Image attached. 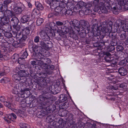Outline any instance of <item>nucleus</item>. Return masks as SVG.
I'll return each instance as SVG.
<instances>
[{
  "label": "nucleus",
  "mask_w": 128,
  "mask_h": 128,
  "mask_svg": "<svg viewBox=\"0 0 128 128\" xmlns=\"http://www.w3.org/2000/svg\"><path fill=\"white\" fill-rule=\"evenodd\" d=\"M37 116L39 118H42L45 115L44 112L43 110H41L40 112H38L37 114Z\"/></svg>",
  "instance_id": "nucleus-33"
},
{
  "label": "nucleus",
  "mask_w": 128,
  "mask_h": 128,
  "mask_svg": "<svg viewBox=\"0 0 128 128\" xmlns=\"http://www.w3.org/2000/svg\"><path fill=\"white\" fill-rule=\"evenodd\" d=\"M117 41H116L115 39H112L111 43V45L112 46H116L117 44Z\"/></svg>",
  "instance_id": "nucleus-60"
},
{
  "label": "nucleus",
  "mask_w": 128,
  "mask_h": 128,
  "mask_svg": "<svg viewBox=\"0 0 128 128\" xmlns=\"http://www.w3.org/2000/svg\"><path fill=\"white\" fill-rule=\"evenodd\" d=\"M19 85H20V83H19L18 84H16L14 88H16L17 89L16 91V92H13L14 94H17L18 92H24L26 91H29V89L28 88H22L21 87L19 86Z\"/></svg>",
  "instance_id": "nucleus-7"
},
{
  "label": "nucleus",
  "mask_w": 128,
  "mask_h": 128,
  "mask_svg": "<svg viewBox=\"0 0 128 128\" xmlns=\"http://www.w3.org/2000/svg\"><path fill=\"white\" fill-rule=\"evenodd\" d=\"M19 126L21 128H30V126L29 125L23 123L20 124Z\"/></svg>",
  "instance_id": "nucleus-36"
},
{
  "label": "nucleus",
  "mask_w": 128,
  "mask_h": 128,
  "mask_svg": "<svg viewBox=\"0 0 128 128\" xmlns=\"http://www.w3.org/2000/svg\"><path fill=\"white\" fill-rule=\"evenodd\" d=\"M13 46L15 48H17L20 46V45L21 44L20 43H19L18 42L16 41H14L12 44Z\"/></svg>",
  "instance_id": "nucleus-40"
},
{
  "label": "nucleus",
  "mask_w": 128,
  "mask_h": 128,
  "mask_svg": "<svg viewBox=\"0 0 128 128\" xmlns=\"http://www.w3.org/2000/svg\"><path fill=\"white\" fill-rule=\"evenodd\" d=\"M59 99L62 102H64L67 100V98L64 95L62 94L60 95Z\"/></svg>",
  "instance_id": "nucleus-35"
},
{
  "label": "nucleus",
  "mask_w": 128,
  "mask_h": 128,
  "mask_svg": "<svg viewBox=\"0 0 128 128\" xmlns=\"http://www.w3.org/2000/svg\"><path fill=\"white\" fill-rule=\"evenodd\" d=\"M111 8L112 9V11L113 13L115 14H117L118 13V10L116 8L115 6H114L112 7V6H111Z\"/></svg>",
  "instance_id": "nucleus-47"
},
{
  "label": "nucleus",
  "mask_w": 128,
  "mask_h": 128,
  "mask_svg": "<svg viewBox=\"0 0 128 128\" xmlns=\"http://www.w3.org/2000/svg\"><path fill=\"white\" fill-rule=\"evenodd\" d=\"M127 70H126L124 68H121L118 69L119 73L122 76H124L127 74Z\"/></svg>",
  "instance_id": "nucleus-16"
},
{
  "label": "nucleus",
  "mask_w": 128,
  "mask_h": 128,
  "mask_svg": "<svg viewBox=\"0 0 128 128\" xmlns=\"http://www.w3.org/2000/svg\"><path fill=\"white\" fill-rule=\"evenodd\" d=\"M52 96V95L50 93H44L39 96V99L44 105L48 106L50 104L49 102Z\"/></svg>",
  "instance_id": "nucleus-2"
},
{
  "label": "nucleus",
  "mask_w": 128,
  "mask_h": 128,
  "mask_svg": "<svg viewBox=\"0 0 128 128\" xmlns=\"http://www.w3.org/2000/svg\"><path fill=\"white\" fill-rule=\"evenodd\" d=\"M40 56V58H38L40 59V60H36L37 65L38 66L43 65L44 66V58H42V57L43 56Z\"/></svg>",
  "instance_id": "nucleus-23"
},
{
  "label": "nucleus",
  "mask_w": 128,
  "mask_h": 128,
  "mask_svg": "<svg viewBox=\"0 0 128 128\" xmlns=\"http://www.w3.org/2000/svg\"><path fill=\"white\" fill-rule=\"evenodd\" d=\"M105 54V56L104 57V59H107L108 60H111L110 56L111 54L109 52H106L104 53Z\"/></svg>",
  "instance_id": "nucleus-38"
},
{
  "label": "nucleus",
  "mask_w": 128,
  "mask_h": 128,
  "mask_svg": "<svg viewBox=\"0 0 128 128\" xmlns=\"http://www.w3.org/2000/svg\"><path fill=\"white\" fill-rule=\"evenodd\" d=\"M4 105L6 107H8L10 109L12 110L14 109L12 108V104L6 101H5L4 102Z\"/></svg>",
  "instance_id": "nucleus-32"
},
{
  "label": "nucleus",
  "mask_w": 128,
  "mask_h": 128,
  "mask_svg": "<svg viewBox=\"0 0 128 128\" xmlns=\"http://www.w3.org/2000/svg\"><path fill=\"white\" fill-rule=\"evenodd\" d=\"M28 56V54L27 51H25L24 52L23 54L22 55L21 58H19L18 59V62L20 63L19 61H20V59L22 60L23 59H24L26 58Z\"/></svg>",
  "instance_id": "nucleus-31"
},
{
  "label": "nucleus",
  "mask_w": 128,
  "mask_h": 128,
  "mask_svg": "<svg viewBox=\"0 0 128 128\" xmlns=\"http://www.w3.org/2000/svg\"><path fill=\"white\" fill-rule=\"evenodd\" d=\"M103 27H104L103 29L104 30V31L105 32H106V33L108 34L109 36L112 39H115L116 38V37L114 35L113 33L112 32H110V31L109 30L108 31V32H107V30L108 29L106 28V26H104V25Z\"/></svg>",
  "instance_id": "nucleus-15"
},
{
  "label": "nucleus",
  "mask_w": 128,
  "mask_h": 128,
  "mask_svg": "<svg viewBox=\"0 0 128 128\" xmlns=\"http://www.w3.org/2000/svg\"><path fill=\"white\" fill-rule=\"evenodd\" d=\"M50 40H44L43 41H40V44L44 50H47L50 49L52 46L51 42L49 41Z\"/></svg>",
  "instance_id": "nucleus-4"
},
{
  "label": "nucleus",
  "mask_w": 128,
  "mask_h": 128,
  "mask_svg": "<svg viewBox=\"0 0 128 128\" xmlns=\"http://www.w3.org/2000/svg\"><path fill=\"white\" fill-rule=\"evenodd\" d=\"M12 2V0H5L4 2V5L8 7V5Z\"/></svg>",
  "instance_id": "nucleus-42"
},
{
  "label": "nucleus",
  "mask_w": 128,
  "mask_h": 128,
  "mask_svg": "<svg viewBox=\"0 0 128 128\" xmlns=\"http://www.w3.org/2000/svg\"><path fill=\"white\" fill-rule=\"evenodd\" d=\"M40 38L39 36H36L34 38V42H35L37 43L39 42Z\"/></svg>",
  "instance_id": "nucleus-57"
},
{
  "label": "nucleus",
  "mask_w": 128,
  "mask_h": 128,
  "mask_svg": "<svg viewBox=\"0 0 128 128\" xmlns=\"http://www.w3.org/2000/svg\"><path fill=\"white\" fill-rule=\"evenodd\" d=\"M56 109V106L54 105H51L49 107V108L46 110L47 113H51L52 112L54 111Z\"/></svg>",
  "instance_id": "nucleus-17"
},
{
  "label": "nucleus",
  "mask_w": 128,
  "mask_h": 128,
  "mask_svg": "<svg viewBox=\"0 0 128 128\" xmlns=\"http://www.w3.org/2000/svg\"><path fill=\"white\" fill-rule=\"evenodd\" d=\"M35 5L37 9L39 11L42 10L44 9V8L43 6L38 2H35Z\"/></svg>",
  "instance_id": "nucleus-21"
},
{
  "label": "nucleus",
  "mask_w": 128,
  "mask_h": 128,
  "mask_svg": "<svg viewBox=\"0 0 128 128\" xmlns=\"http://www.w3.org/2000/svg\"><path fill=\"white\" fill-rule=\"evenodd\" d=\"M26 35H22V37L21 38V40L22 41L25 40L28 37Z\"/></svg>",
  "instance_id": "nucleus-64"
},
{
  "label": "nucleus",
  "mask_w": 128,
  "mask_h": 128,
  "mask_svg": "<svg viewBox=\"0 0 128 128\" xmlns=\"http://www.w3.org/2000/svg\"><path fill=\"white\" fill-rule=\"evenodd\" d=\"M78 3L79 4L81 8L84 6H85V4L82 1H80Z\"/></svg>",
  "instance_id": "nucleus-56"
},
{
  "label": "nucleus",
  "mask_w": 128,
  "mask_h": 128,
  "mask_svg": "<svg viewBox=\"0 0 128 128\" xmlns=\"http://www.w3.org/2000/svg\"><path fill=\"white\" fill-rule=\"evenodd\" d=\"M118 87L121 89H125L126 88V84L125 83H123L120 85H118Z\"/></svg>",
  "instance_id": "nucleus-43"
},
{
  "label": "nucleus",
  "mask_w": 128,
  "mask_h": 128,
  "mask_svg": "<svg viewBox=\"0 0 128 128\" xmlns=\"http://www.w3.org/2000/svg\"><path fill=\"white\" fill-rule=\"evenodd\" d=\"M81 24L82 28L84 29L86 28L88 29L89 28V24L87 22L84 21L82 22Z\"/></svg>",
  "instance_id": "nucleus-28"
},
{
  "label": "nucleus",
  "mask_w": 128,
  "mask_h": 128,
  "mask_svg": "<svg viewBox=\"0 0 128 128\" xmlns=\"http://www.w3.org/2000/svg\"><path fill=\"white\" fill-rule=\"evenodd\" d=\"M4 36L7 38H10L12 36V34L9 32H5L4 34Z\"/></svg>",
  "instance_id": "nucleus-52"
},
{
  "label": "nucleus",
  "mask_w": 128,
  "mask_h": 128,
  "mask_svg": "<svg viewBox=\"0 0 128 128\" xmlns=\"http://www.w3.org/2000/svg\"><path fill=\"white\" fill-rule=\"evenodd\" d=\"M28 28H29L30 31H31V32H32L35 28V26L34 24H32L30 25L29 26Z\"/></svg>",
  "instance_id": "nucleus-49"
},
{
  "label": "nucleus",
  "mask_w": 128,
  "mask_h": 128,
  "mask_svg": "<svg viewBox=\"0 0 128 128\" xmlns=\"http://www.w3.org/2000/svg\"><path fill=\"white\" fill-rule=\"evenodd\" d=\"M4 16L9 18L14 16L15 14L14 12L8 9H6L4 12Z\"/></svg>",
  "instance_id": "nucleus-13"
},
{
  "label": "nucleus",
  "mask_w": 128,
  "mask_h": 128,
  "mask_svg": "<svg viewBox=\"0 0 128 128\" xmlns=\"http://www.w3.org/2000/svg\"><path fill=\"white\" fill-rule=\"evenodd\" d=\"M12 111L16 113L18 116L23 118L25 116L24 112L20 110L13 109Z\"/></svg>",
  "instance_id": "nucleus-10"
},
{
  "label": "nucleus",
  "mask_w": 128,
  "mask_h": 128,
  "mask_svg": "<svg viewBox=\"0 0 128 128\" xmlns=\"http://www.w3.org/2000/svg\"><path fill=\"white\" fill-rule=\"evenodd\" d=\"M115 78V76L114 75L110 74L107 77L108 79L109 80H112L114 79Z\"/></svg>",
  "instance_id": "nucleus-53"
},
{
  "label": "nucleus",
  "mask_w": 128,
  "mask_h": 128,
  "mask_svg": "<svg viewBox=\"0 0 128 128\" xmlns=\"http://www.w3.org/2000/svg\"><path fill=\"white\" fill-rule=\"evenodd\" d=\"M32 47L34 52L33 55L34 57L40 58V56H44L45 50L43 48L38 46H33Z\"/></svg>",
  "instance_id": "nucleus-1"
},
{
  "label": "nucleus",
  "mask_w": 128,
  "mask_h": 128,
  "mask_svg": "<svg viewBox=\"0 0 128 128\" xmlns=\"http://www.w3.org/2000/svg\"><path fill=\"white\" fill-rule=\"evenodd\" d=\"M120 39L121 40H124L126 39L127 36L126 33L121 34L120 35Z\"/></svg>",
  "instance_id": "nucleus-45"
},
{
  "label": "nucleus",
  "mask_w": 128,
  "mask_h": 128,
  "mask_svg": "<svg viewBox=\"0 0 128 128\" xmlns=\"http://www.w3.org/2000/svg\"><path fill=\"white\" fill-rule=\"evenodd\" d=\"M58 92V91L56 88L52 89L50 90V93L53 94H56Z\"/></svg>",
  "instance_id": "nucleus-44"
},
{
  "label": "nucleus",
  "mask_w": 128,
  "mask_h": 128,
  "mask_svg": "<svg viewBox=\"0 0 128 128\" xmlns=\"http://www.w3.org/2000/svg\"><path fill=\"white\" fill-rule=\"evenodd\" d=\"M105 0V2L104 3L100 2L99 4V6L102 12L106 13L108 11V10L110 8L109 2L110 0Z\"/></svg>",
  "instance_id": "nucleus-3"
},
{
  "label": "nucleus",
  "mask_w": 128,
  "mask_h": 128,
  "mask_svg": "<svg viewBox=\"0 0 128 128\" xmlns=\"http://www.w3.org/2000/svg\"><path fill=\"white\" fill-rule=\"evenodd\" d=\"M19 22V20L18 18L16 17L12 18L11 20V22L12 24V26L14 25H17Z\"/></svg>",
  "instance_id": "nucleus-20"
},
{
  "label": "nucleus",
  "mask_w": 128,
  "mask_h": 128,
  "mask_svg": "<svg viewBox=\"0 0 128 128\" xmlns=\"http://www.w3.org/2000/svg\"><path fill=\"white\" fill-rule=\"evenodd\" d=\"M38 85L41 87H44L46 86L47 84L46 80L45 79H43L38 83Z\"/></svg>",
  "instance_id": "nucleus-27"
},
{
  "label": "nucleus",
  "mask_w": 128,
  "mask_h": 128,
  "mask_svg": "<svg viewBox=\"0 0 128 128\" xmlns=\"http://www.w3.org/2000/svg\"><path fill=\"white\" fill-rule=\"evenodd\" d=\"M72 13V11L71 10H67L66 12V16H70L71 15Z\"/></svg>",
  "instance_id": "nucleus-50"
},
{
  "label": "nucleus",
  "mask_w": 128,
  "mask_h": 128,
  "mask_svg": "<svg viewBox=\"0 0 128 128\" xmlns=\"http://www.w3.org/2000/svg\"><path fill=\"white\" fill-rule=\"evenodd\" d=\"M4 74H6L10 71L9 68L6 67H5L4 68Z\"/></svg>",
  "instance_id": "nucleus-58"
},
{
  "label": "nucleus",
  "mask_w": 128,
  "mask_h": 128,
  "mask_svg": "<svg viewBox=\"0 0 128 128\" xmlns=\"http://www.w3.org/2000/svg\"><path fill=\"white\" fill-rule=\"evenodd\" d=\"M39 34L40 37L42 38L43 41L44 40H50V37L48 35L47 33L44 30H41L39 32Z\"/></svg>",
  "instance_id": "nucleus-8"
},
{
  "label": "nucleus",
  "mask_w": 128,
  "mask_h": 128,
  "mask_svg": "<svg viewBox=\"0 0 128 128\" xmlns=\"http://www.w3.org/2000/svg\"><path fill=\"white\" fill-rule=\"evenodd\" d=\"M1 20L3 25L8 24L10 22L9 18L5 16L1 19Z\"/></svg>",
  "instance_id": "nucleus-25"
},
{
  "label": "nucleus",
  "mask_w": 128,
  "mask_h": 128,
  "mask_svg": "<svg viewBox=\"0 0 128 128\" xmlns=\"http://www.w3.org/2000/svg\"><path fill=\"white\" fill-rule=\"evenodd\" d=\"M66 11H67V10L66 8H62L59 16L66 15Z\"/></svg>",
  "instance_id": "nucleus-41"
},
{
  "label": "nucleus",
  "mask_w": 128,
  "mask_h": 128,
  "mask_svg": "<svg viewBox=\"0 0 128 128\" xmlns=\"http://www.w3.org/2000/svg\"><path fill=\"white\" fill-rule=\"evenodd\" d=\"M47 2L49 5L50 8L52 9L56 7L57 2L55 0H48Z\"/></svg>",
  "instance_id": "nucleus-11"
},
{
  "label": "nucleus",
  "mask_w": 128,
  "mask_h": 128,
  "mask_svg": "<svg viewBox=\"0 0 128 128\" xmlns=\"http://www.w3.org/2000/svg\"><path fill=\"white\" fill-rule=\"evenodd\" d=\"M18 74L23 80L21 81L22 82H24L26 80V77L28 76L29 75L27 71L22 70L18 71Z\"/></svg>",
  "instance_id": "nucleus-6"
},
{
  "label": "nucleus",
  "mask_w": 128,
  "mask_h": 128,
  "mask_svg": "<svg viewBox=\"0 0 128 128\" xmlns=\"http://www.w3.org/2000/svg\"><path fill=\"white\" fill-rule=\"evenodd\" d=\"M44 21V20L42 18H38L36 20V24L38 26H40Z\"/></svg>",
  "instance_id": "nucleus-30"
},
{
  "label": "nucleus",
  "mask_w": 128,
  "mask_h": 128,
  "mask_svg": "<svg viewBox=\"0 0 128 128\" xmlns=\"http://www.w3.org/2000/svg\"><path fill=\"white\" fill-rule=\"evenodd\" d=\"M106 52H98V56H99L100 58L102 57H103L104 55L105 56V54L104 53Z\"/></svg>",
  "instance_id": "nucleus-48"
},
{
  "label": "nucleus",
  "mask_w": 128,
  "mask_h": 128,
  "mask_svg": "<svg viewBox=\"0 0 128 128\" xmlns=\"http://www.w3.org/2000/svg\"><path fill=\"white\" fill-rule=\"evenodd\" d=\"M37 76L40 78H45L46 76V75L45 73H37Z\"/></svg>",
  "instance_id": "nucleus-34"
},
{
  "label": "nucleus",
  "mask_w": 128,
  "mask_h": 128,
  "mask_svg": "<svg viewBox=\"0 0 128 128\" xmlns=\"http://www.w3.org/2000/svg\"><path fill=\"white\" fill-rule=\"evenodd\" d=\"M61 9L62 8L59 6L56 7L54 9L55 12L54 13V14L56 16H59Z\"/></svg>",
  "instance_id": "nucleus-22"
},
{
  "label": "nucleus",
  "mask_w": 128,
  "mask_h": 128,
  "mask_svg": "<svg viewBox=\"0 0 128 128\" xmlns=\"http://www.w3.org/2000/svg\"><path fill=\"white\" fill-rule=\"evenodd\" d=\"M72 24L75 28L78 29V30L80 31V22L78 20H74L72 22Z\"/></svg>",
  "instance_id": "nucleus-9"
},
{
  "label": "nucleus",
  "mask_w": 128,
  "mask_h": 128,
  "mask_svg": "<svg viewBox=\"0 0 128 128\" xmlns=\"http://www.w3.org/2000/svg\"><path fill=\"white\" fill-rule=\"evenodd\" d=\"M103 25H102L101 26L99 27H98L96 29V31L97 32V34H96V38L98 39V41L96 42L97 44H100V43H102L103 42V41L102 39L103 40L104 37H102V35H101L100 34V31L101 30H102V28L104 27Z\"/></svg>",
  "instance_id": "nucleus-5"
},
{
  "label": "nucleus",
  "mask_w": 128,
  "mask_h": 128,
  "mask_svg": "<svg viewBox=\"0 0 128 128\" xmlns=\"http://www.w3.org/2000/svg\"><path fill=\"white\" fill-rule=\"evenodd\" d=\"M44 66H47L48 64H50L52 62V61L50 59L48 58H44Z\"/></svg>",
  "instance_id": "nucleus-29"
},
{
  "label": "nucleus",
  "mask_w": 128,
  "mask_h": 128,
  "mask_svg": "<svg viewBox=\"0 0 128 128\" xmlns=\"http://www.w3.org/2000/svg\"><path fill=\"white\" fill-rule=\"evenodd\" d=\"M30 18V16H29L27 15L24 16L21 18L20 19L21 22L24 23L27 22L29 20Z\"/></svg>",
  "instance_id": "nucleus-19"
},
{
  "label": "nucleus",
  "mask_w": 128,
  "mask_h": 128,
  "mask_svg": "<svg viewBox=\"0 0 128 128\" xmlns=\"http://www.w3.org/2000/svg\"><path fill=\"white\" fill-rule=\"evenodd\" d=\"M60 28V32L62 33H63V34H66L68 33L69 32V29L66 26L64 25L62 26Z\"/></svg>",
  "instance_id": "nucleus-14"
},
{
  "label": "nucleus",
  "mask_w": 128,
  "mask_h": 128,
  "mask_svg": "<svg viewBox=\"0 0 128 128\" xmlns=\"http://www.w3.org/2000/svg\"><path fill=\"white\" fill-rule=\"evenodd\" d=\"M116 49L119 52L122 51L124 49V48L121 46H118L116 47Z\"/></svg>",
  "instance_id": "nucleus-54"
},
{
  "label": "nucleus",
  "mask_w": 128,
  "mask_h": 128,
  "mask_svg": "<svg viewBox=\"0 0 128 128\" xmlns=\"http://www.w3.org/2000/svg\"><path fill=\"white\" fill-rule=\"evenodd\" d=\"M47 67V68H48L50 69V70H54L55 67L54 65H47L46 66Z\"/></svg>",
  "instance_id": "nucleus-59"
},
{
  "label": "nucleus",
  "mask_w": 128,
  "mask_h": 128,
  "mask_svg": "<svg viewBox=\"0 0 128 128\" xmlns=\"http://www.w3.org/2000/svg\"><path fill=\"white\" fill-rule=\"evenodd\" d=\"M67 4H66V3L63 2L61 1L60 3L59 6L61 8H66L67 6Z\"/></svg>",
  "instance_id": "nucleus-37"
},
{
  "label": "nucleus",
  "mask_w": 128,
  "mask_h": 128,
  "mask_svg": "<svg viewBox=\"0 0 128 128\" xmlns=\"http://www.w3.org/2000/svg\"><path fill=\"white\" fill-rule=\"evenodd\" d=\"M105 60L106 62L110 63L111 64H112L113 65H115L116 64V62H115L114 63L113 62L114 60H108L107 59H105Z\"/></svg>",
  "instance_id": "nucleus-51"
},
{
  "label": "nucleus",
  "mask_w": 128,
  "mask_h": 128,
  "mask_svg": "<svg viewBox=\"0 0 128 128\" xmlns=\"http://www.w3.org/2000/svg\"><path fill=\"white\" fill-rule=\"evenodd\" d=\"M46 119L47 120H48L49 122H52L53 120V119L52 118V117H51V115L48 116L47 117Z\"/></svg>",
  "instance_id": "nucleus-62"
},
{
  "label": "nucleus",
  "mask_w": 128,
  "mask_h": 128,
  "mask_svg": "<svg viewBox=\"0 0 128 128\" xmlns=\"http://www.w3.org/2000/svg\"><path fill=\"white\" fill-rule=\"evenodd\" d=\"M22 29V35H28L30 33V30L29 28L27 27H25Z\"/></svg>",
  "instance_id": "nucleus-18"
},
{
  "label": "nucleus",
  "mask_w": 128,
  "mask_h": 128,
  "mask_svg": "<svg viewBox=\"0 0 128 128\" xmlns=\"http://www.w3.org/2000/svg\"><path fill=\"white\" fill-rule=\"evenodd\" d=\"M13 80L15 82H21L23 80L20 76L18 74H14L12 76Z\"/></svg>",
  "instance_id": "nucleus-12"
},
{
  "label": "nucleus",
  "mask_w": 128,
  "mask_h": 128,
  "mask_svg": "<svg viewBox=\"0 0 128 128\" xmlns=\"http://www.w3.org/2000/svg\"><path fill=\"white\" fill-rule=\"evenodd\" d=\"M56 24L58 26H64V24L63 22L59 21H57L56 22Z\"/></svg>",
  "instance_id": "nucleus-63"
},
{
  "label": "nucleus",
  "mask_w": 128,
  "mask_h": 128,
  "mask_svg": "<svg viewBox=\"0 0 128 128\" xmlns=\"http://www.w3.org/2000/svg\"><path fill=\"white\" fill-rule=\"evenodd\" d=\"M13 26V28L15 29L17 31H19L20 28V25L18 24L17 25H14V26Z\"/></svg>",
  "instance_id": "nucleus-55"
},
{
  "label": "nucleus",
  "mask_w": 128,
  "mask_h": 128,
  "mask_svg": "<svg viewBox=\"0 0 128 128\" xmlns=\"http://www.w3.org/2000/svg\"><path fill=\"white\" fill-rule=\"evenodd\" d=\"M45 71L46 73L48 74H51L53 73V71L52 70H50L46 66L45 68Z\"/></svg>",
  "instance_id": "nucleus-39"
},
{
  "label": "nucleus",
  "mask_w": 128,
  "mask_h": 128,
  "mask_svg": "<svg viewBox=\"0 0 128 128\" xmlns=\"http://www.w3.org/2000/svg\"><path fill=\"white\" fill-rule=\"evenodd\" d=\"M14 10V13L16 14H20L22 11V9L21 7H15Z\"/></svg>",
  "instance_id": "nucleus-24"
},
{
  "label": "nucleus",
  "mask_w": 128,
  "mask_h": 128,
  "mask_svg": "<svg viewBox=\"0 0 128 128\" xmlns=\"http://www.w3.org/2000/svg\"><path fill=\"white\" fill-rule=\"evenodd\" d=\"M80 9H81V8L78 3L74 6V11L76 12L78 11V10H79Z\"/></svg>",
  "instance_id": "nucleus-46"
},
{
  "label": "nucleus",
  "mask_w": 128,
  "mask_h": 128,
  "mask_svg": "<svg viewBox=\"0 0 128 128\" xmlns=\"http://www.w3.org/2000/svg\"><path fill=\"white\" fill-rule=\"evenodd\" d=\"M126 2L125 0H118V4L120 6H124L125 8L128 10V9L126 8L125 7L127 2Z\"/></svg>",
  "instance_id": "nucleus-26"
},
{
  "label": "nucleus",
  "mask_w": 128,
  "mask_h": 128,
  "mask_svg": "<svg viewBox=\"0 0 128 128\" xmlns=\"http://www.w3.org/2000/svg\"><path fill=\"white\" fill-rule=\"evenodd\" d=\"M121 24V28H122V29H123L124 30V26H128V24H125L124 23V21H120Z\"/></svg>",
  "instance_id": "nucleus-61"
}]
</instances>
